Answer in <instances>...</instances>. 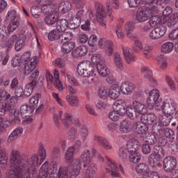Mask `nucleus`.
<instances>
[{
  "label": "nucleus",
  "mask_w": 178,
  "mask_h": 178,
  "mask_svg": "<svg viewBox=\"0 0 178 178\" xmlns=\"http://www.w3.org/2000/svg\"><path fill=\"white\" fill-rule=\"evenodd\" d=\"M27 156H22L20 152L17 149H13L10 153V163L11 169L7 173L8 178H22L23 170L26 169L27 162Z\"/></svg>",
  "instance_id": "nucleus-1"
},
{
  "label": "nucleus",
  "mask_w": 178,
  "mask_h": 178,
  "mask_svg": "<svg viewBox=\"0 0 178 178\" xmlns=\"http://www.w3.org/2000/svg\"><path fill=\"white\" fill-rule=\"evenodd\" d=\"M80 170H81V163L80 161H79V159H74L72 160L70 170L69 168L66 166L60 167L56 178L77 177V176L80 175Z\"/></svg>",
  "instance_id": "nucleus-2"
},
{
  "label": "nucleus",
  "mask_w": 178,
  "mask_h": 178,
  "mask_svg": "<svg viewBox=\"0 0 178 178\" xmlns=\"http://www.w3.org/2000/svg\"><path fill=\"white\" fill-rule=\"evenodd\" d=\"M161 110L164 115H166V118L160 115L159 120L163 126H169L170 121L173 119L172 115L176 112V103L173 99H168L163 103Z\"/></svg>",
  "instance_id": "nucleus-3"
},
{
  "label": "nucleus",
  "mask_w": 178,
  "mask_h": 178,
  "mask_svg": "<svg viewBox=\"0 0 178 178\" xmlns=\"http://www.w3.org/2000/svg\"><path fill=\"white\" fill-rule=\"evenodd\" d=\"M6 104L4 106H8V112L12 119L9 121L10 124H19L20 123V114L19 111L15 108V104H17V97L15 96L11 95L10 94L7 95L5 98Z\"/></svg>",
  "instance_id": "nucleus-4"
},
{
  "label": "nucleus",
  "mask_w": 178,
  "mask_h": 178,
  "mask_svg": "<svg viewBox=\"0 0 178 178\" xmlns=\"http://www.w3.org/2000/svg\"><path fill=\"white\" fill-rule=\"evenodd\" d=\"M59 120H61L62 124L65 127H69L72 124H80V120L70 113L65 112L63 113L59 111L58 113L54 115V121L56 127H59Z\"/></svg>",
  "instance_id": "nucleus-5"
},
{
  "label": "nucleus",
  "mask_w": 178,
  "mask_h": 178,
  "mask_svg": "<svg viewBox=\"0 0 178 178\" xmlns=\"http://www.w3.org/2000/svg\"><path fill=\"white\" fill-rule=\"evenodd\" d=\"M158 12L156 6H154L153 4L150 5V7L143 6L136 11L135 20L138 23H144V22H147V20L151 19L154 15H156Z\"/></svg>",
  "instance_id": "nucleus-6"
},
{
  "label": "nucleus",
  "mask_w": 178,
  "mask_h": 178,
  "mask_svg": "<svg viewBox=\"0 0 178 178\" xmlns=\"http://www.w3.org/2000/svg\"><path fill=\"white\" fill-rule=\"evenodd\" d=\"M77 74L81 77H90V76H97L95 67L91 64V62L83 61L77 67Z\"/></svg>",
  "instance_id": "nucleus-7"
},
{
  "label": "nucleus",
  "mask_w": 178,
  "mask_h": 178,
  "mask_svg": "<svg viewBox=\"0 0 178 178\" xmlns=\"http://www.w3.org/2000/svg\"><path fill=\"white\" fill-rule=\"evenodd\" d=\"M6 19L10 21L8 30L9 33H13L20 24V16L17 15L16 10H12L8 12Z\"/></svg>",
  "instance_id": "nucleus-8"
},
{
  "label": "nucleus",
  "mask_w": 178,
  "mask_h": 178,
  "mask_svg": "<svg viewBox=\"0 0 178 178\" xmlns=\"http://www.w3.org/2000/svg\"><path fill=\"white\" fill-rule=\"evenodd\" d=\"M132 129L138 138H144L145 141L148 140L147 138V131H148V127L146 124H138L137 123H134L132 126Z\"/></svg>",
  "instance_id": "nucleus-9"
},
{
  "label": "nucleus",
  "mask_w": 178,
  "mask_h": 178,
  "mask_svg": "<svg viewBox=\"0 0 178 178\" xmlns=\"http://www.w3.org/2000/svg\"><path fill=\"white\" fill-rule=\"evenodd\" d=\"M159 97H161L159 90L158 89L152 90L149 92V97L146 102L147 106L150 108H152L154 105H155V106H159Z\"/></svg>",
  "instance_id": "nucleus-10"
},
{
  "label": "nucleus",
  "mask_w": 178,
  "mask_h": 178,
  "mask_svg": "<svg viewBox=\"0 0 178 178\" xmlns=\"http://www.w3.org/2000/svg\"><path fill=\"white\" fill-rule=\"evenodd\" d=\"M96 8V19L98 23L102 26V27H106V24H105V17H106V15H105V8L102 4L97 3L95 4Z\"/></svg>",
  "instance_id": "nucleus-11"
},
{
  "label": "nucleus",
  "mask_w": 178,
  "mask_h": 178,
  "mask_svg": "<svg viewBox=\"0 0 178 178\" xmlns=\"http://www.w3.org/2000/svg\"><path fill=\"white\" fill-rule=\"evenodd\" d=\"M98 45L99 47L101 48V49H106V54L108 56H111L113 55V43H112V41L102 38L99 40Z\"/></svg>",
  "instance_id": "nucleus-12"
},
{
  "label": "nucleus",
  "mask_w": 178,
  "mask_h": 178,
  "mask_svg": "<svg viewBox=\"0 0 178 178\" xmlns=\"http://www.w3.org/2000/svg\"><path fill=\"white\" fill-rule=\"evenodd\" d=\"M145 143L144 138H138V139L131 138L129 140L127 144V149L129 152H134L140 149V147Z\"/></svg>",
  "instance_id": "nucleus-13"
},
{
  "label": "nucleus",
  "mask_w": 178,
  "mask_h": 178,
  "mask_svg": "<svg viewBox=\"0 0 178 178\" xmlns=\"http://www.w3.org/2000/svg\"><path fill=\"white\" fill-rule=\"evenodd\" d=\"M113 109L120 116H124L127 113V107L126 108V101L123 99L117 100L113 105Z\"/></svg>",
  "instance_id": "nucleus-14"
},
{
  "label": "nucleus",
  "mask_w": 178,
  "mask_h": 178,
  "mask_svg": "<svg viewBox=\"0 0 178 178\" xmlns=\"http://www.w3.org/2000/svg\"><path fill=\"white\" fill-rule=\"evenodd\" d=\"M176 165H177V162L173 156L165 157L163 160V168L165 172H172L176 168Z\"/></svg>",
  "instance_id": "nucleus-15"
},
{
  "label": "nucleus",
  "mask_w": 178,
  "mask_h": 178,
  "mask_svg": "<svg viewBox=\"0 0 178 178\" xmlns=\"http://www.w3.org/2000/svg\"><path fill=\"white\" fill-rule=\"evenodd\" d=\"M26 162H28V168L26 169V170H29V169H31V168H34V169L37 170L35 166H40V165H41L42 162H44V161L41 160L37 154H33L29 159V161H27Z\"/></svg>",
  "instance_id": "nucleus-16"
},
{
  "label": "nucleus",
  "mask_w": 178,
  "mask_h": 178,
  "mask_svg": "<svg viewBox=\"0 0 178 178\" xmlns=\"http://www.w3.org/2000/svg\"><path fill=\"white\" fill-rule=\"evenodd\" d=\"M156 120V115L154 113L144 114L140 116V122L143 124L151 125Z\"/></svg>",
  "instance_id": "nucleus-17"
},
{
  "label": "nucleus",
  "mask_w": 178,
  "mask_h": 178,
  "mask_svg": "<svg viewBox=\"0 0 178 178\" xmlns=\"http://www.w3.org/2000/svg\"><path fill=\"white\" fill-rule=\"evenodd\" d=\"M35 65H37V58H32L31 61L24 63V74L29 76L35 69Z\"/></svg>",
  "instance_id": "nucleus-18"
},
{
  "label": "nucleus",
  "mask_w": 178,
  "mask_h": 178,
  "mask_svg": "<svg viewBox=\"0 0 178 178\" xmlns=\"http://www.w3.org/2000/svg\"><path fill=\"white\" fill-rule=\"evenodd\" d=\"M88 52V49L87 47L83 45L75 48L72 51V56L74 58H81V56H84Z\"/></svg>",
  "instance_id": "nucleus-19"
},
{
  "label": "nucleus",
  "mask_w": 178,
  "mask_h": 178,
  "mask_svg": "<svg viewBox=\"0 0 178 178\" xmlns=\"http://www.w3.org/2000/svg\"><path fill=\"white\" fill-rule=\"evenodd\" d=\"M120 95V87L118 84L112 85L108 90V97L111 99H116Z\"/></svg>",
  "instance_id": "nucleus-20"
},
{
  "label": "nucleus",
  "mask_w": 178,
  "mask_h": 178,
  "mask_svg": "<svg viewBox=\"0 0 178 178\" xmlns=\"http://www.w3.org/2000/svg\"><path fill=\"white\" fill-rule=\"evenodd\" d=\"M58 21V12L51 11L44 17V23L48 26H52L55 24L56 22Z\"/></svg>",
  "instance_id": "nucleus-21"
},
{
  "label": "nucleus",
  "mask_w": 178,
  "mask_h": 178,
  "mask_svg": "<svg viewBox=\"0 0 178 178\" xmlns=\"http://www.w3.org/2000/svg\"><path fill=\"white\" fill-rule=\"evenodd\" d=\"M80 159L83 162V168L88 166L92 159V158H91V152L88 149L84 150L81 154Z\"/></svg>",
  "instance_id": "nucleus-22"
},
{
  "label": "nucleus",
  "mask_w": 178,
  "mask_h": 178,
  "mask_svg": "<svg viewBox=\"0 0 178 178\" xmlns=\"http://www.w3.org/2000/svg\"><path fill=\"white\" fill-rule=\"evenodd\" d=\"M105 159L108 162V167L111 169L110 171V175L111 177H119V172L118 170V165L115 161H112L111 159L108 156H105Z\"/></svg>",
  "instance_id": "nucleus-23"
},
{
  "label": "nucleus",
  "mask_w": 178,
  "mask_h": 178,
  "mask_svg": "<svg viewBox=\"0 0 178 178\" xmlns=\"http://www.w3.org/2000/svg\"><path fill=\"white\" fill-rule=\"evenodd\" d=\"M120 89L125 95H129V94H131V92H133V90H134V85L130 82H123Z\"/></svg>",
  "instance_id": "nucleus-24"
},
{
  "label": "nucleus",
  "mask_w": 178,
  "mask_h": 178,
  "mask_svg": "<svg viewBox=\"0 0 178 178\" xmlns=\"http://www.w3.org/2000/svg\"><path fill=\"white\" fill-rule=\"evenodd\" d=\"M74 29L72 27H70L69 26V22L66 20L65 19H60L56 23V29L59 31L60 33L65 32V30H67V29Z\"/></svg>",
  "instance_id": "nucleus-25"
},
{
  "label": "nucleus",
  "mask_w": 178,
  "mask_h": 178,
  "mask_svg": "<svg viewBox=\"0 0 178 178\" xmlns=\"http://www.w3.org/2000/svg\"><path fill=\"white\" fill-rule=\"evenodd\" d=\"M97 69L99 74H100V76L102 77H106V76L111 75V70L106 67L105 62L97 64Z\"/></svg>",
  "instance_id": "nucleus-26"
},
{
  "label": "nucleus",
  "mask_w": 178,
  "mask_h": 178,
  "mask_svg": "<svg viewBox=\"0 0 178 178\" xmlns=\"http://www.w3.org/2000/svg\"><path fill=\"white\" fill-rule=\"evenodd\" d=\"M23 134V128L19 127L15 129L8 136V143H13L17 137L22 136Z\"/></svg>",
  "instance_id": "nucleus-27"
},
{
  "label": "nucleus",
  "mask_w": 178,
  "mask_h": 178,
  "mask_svg": "<svg viewBox=\"0 0 178 178\" xmlns=\"http://www.w3.org/2000/svg\"><path fill=\"white\" fill-rule=\"evenodd\" d=\"M76 47V43L74 42H64L61 45V51L63 54H70L74 47Z\"/></svg>",
  "instance_id": "nucleus-28"
},
{
  "label": "nucleus",
  "mask_w": 178,
  "mask_h": 178,
  "mask_svg": "<svg viewBox=\"0 0 178 178\" xmlns=\"http://www.w3.org/2000/svg\"><path fill=\"white\" fill-rule=\"evenodd\" d=\"M93 138L94 140L98 143L102 148H104V149H111L112 148V145L109 144L105 138L95 135Z\"/></svg>",
  "instance_id": "nucleus-29"
},
{
  "label": "nucleus",
  "mask_w": 178,
  "mask_h": 178,
  "mask_svg": "<svg viewBox=\"0 0 178 178\" xmlns=\"http://www.w3.org/2000/svg\"><path fill=\"white\" fill-rule=\"evenodd\" d=\"M84 15V10H81L76 13V17H74L72 19L71 24H73V29H77L80 26L81 19Z\"/></svg>",
  "instance_id": "nucleus-30"
},
{
  "label": "nucleus",
  "mask_w": 178,
  "mask_h": 178,
  "mask_svg": "<svg viewBox=\"0 0 178 178\" xmlns=\"http://www.w3.org/2000/svg\"><path fill=\"white\" fill-rule=\"evenodd\" d=\"M35 86H37V80L35 79H33L31 82L26 84L24 90V96L30 97L33 94V90Z\"/></svg>",
  "instance_id": "nucleus-31"
},
{
  "label": "nucleus",
  "mask_w": 178,
  "mask_h": 178,
  "mask_svg": "<svg viewBox=\"0 0 178 178\" xmlns=\"http://www.w3.org/2000/svg\"><path fill=\"white\" fill-rule=\"evenodd\" d=\"M131 106L133 109H134L136 112L139 113L140 115H144V113L147 112L145 105L136 100L133 102Z\"/></svg>",
  "instance_id": "nucleus-32"
},
{
  "label": "nucleus",
  "mask_w": 178,
  "mask_h": 178,
  "mask_svg": "<svg viewBox=\"0 0 178 178\" xmlns=\"http://www.w3.org/2000/svg\"><path fill=\"white\" fill-rule=\"evenodd\" d=\"M120 130L121 133H130V131L131 130V122L128 120H122L120 124Z\"/></svg>",
  "instance_id": "nucleus-33"
},
{
  "label": "nucleus",
  "mask_w": 178,
  "mask_h": 178,
  "mask_svg": "<svg viewBox=\"0 0 178 178\" xmlns=\"http://www.w3.org/2000/svg\"><path fill=\"white\" fill-rule=\"evenodd\" d=\"M62 32H60L57 29L51 30L48 34V40L49 41H56L60 40Z\"/></svg>",
  "instance_id": "nucleus-34"
},
{
  "label": "nucleus",
  "mask_w": 178,
  "mask_h": 178,
  "mask_svg": "<svg viewBox=\"0 0 178 178\" xmlns=\"http://www.w3.org/2000/svg\"><path fill=\"white\" fill-rule=\"evenodd\" d=\"M34 112V110L29 105H22L20 108V113L22 118H27Z\"/></svg>",
  "instance_id": "nucleus-35"
},
{
  "label": "nucleus",
  "mask_w": 178,
  "mask_h": 178,
  "mask_svg": "<svg viewBox=\"0 0 178 178\" xmlns=\"http://www.w3.org/2000/svg\"><path fill=\"white\" fill-rule=\"evenodd\" d=\"M113 61L117 67L120 70H123V59L122 56L119 53H114L113 54Z\"/></svg>",
  "instance_id": "nucleus-36"
},
{
  "label": "nucleus",
  "mask_w": 178,
  "mask_h": 178,
  "mask_svg": "<svg viewBox=\"0 0 178 178\" xmlns=\"http://www.w3.org/2000/svg\"><path fill=\"white\" fill-rule=\"evenodd\" d=\"M153 155L156 157L158 159L165 158V150L162 147L159 145H156L153 148Z\"/></svg>",
  "instance_id": "nucleus-37"
},
{
  "label": "nucleus",
  "mask_w": 178,
  "mask_h": 178,
  "mask_svg": "<svg viewBox=\"0 0 178 178\" xmlns=\"http://www.w3.org/2000/svg\"><path fill=\"white\" fill-rule=\"evenodd\" d=\"M76 148H74V146H70L67 148V149L65 152V159L67 163H72V159H73V156L74 155V151Z\"/></svg>",
  "instance_id": "nucleus-38"
},
{
  "label": "nucleus",
  "mask_w": 178,
  "mask_h": 178,
  "mask_svg": "<svg viewBox=\"0 0 178 178\" xmlns=\"http://www.w3.org/2000/svg\"><path fill=\"white\" fill-rule=\"evenodd\" d=\"M156 60L160 66V69L161 70H165L168 67V58H166V56L160 55L157 56Z\"/></svg>",
  "instance_id": "nucleus-39"
},
{
  "label": "nucleus",
  "mask_w": 178,
  "mask_h": 178,
  "mask_svg": "<svg viewBox=\"0 0 178 178\" xmlns=\"http://www.w3.org/2000/svg\"><path fill=\"white\" fill-rule=\"evenodd\" d=\"M83 170L85 171V173L94 176V175L97 173V164L90 163L86 167H83Z\"/></svg>",
  "instance_id": "nucleus-40"
},
{
  "label": "nucleus",
  "mask_w": 178,
  "mask_h": 178,
  "mask_svg": "<svg viewBox=\"0 0 178 178\" xmlns=\"http://www.w3.org/2000/svg\"><path fill=\"white\" fill-rule=\"evenodd\" d=\"M127 115L129 119H132L133 120H136V119H138L140 118V113L137 112L132 107H127Z\"/></svg>",
  "instance_id": "nucleus-41"
},
{
  "label": "nucleus",
  "mask_w": 178,
  "mask_h": 178,
  "mask_svg": "<svg viewBox=\"0 0 178 178\" xmlns=\"http://www.w3.org/2000/svg\"><path fill=\"white\" fill-rule=\"evenodd\" d=\"M58 8L61 13L65 15V13H67L72 9V3L69 1H63L60 3Z\"/></svg>",
  "instance_id": "nucleus-42"
},
{
  "label": "nucleus",
  "mask_w": 178,
  "mask_h": 178,
  "mask_svg": "<svg viewBox=\"0 0 178 178\" xmlns=\"http://www.w3.org/2000/svg\"><path fill=\"white\" fill-rule=\"evenodd\" d=\"M151 144L152 145L155 144V140H149L147 139V141H145L143 144H142V152L143 154H149L151 152V146L149 145Z\"/></svg>",
  "instance_id": "nucleus-43"
},
{
  "label": "nucleus",
  "mask_w": 178,
  "mask_h": 178,
  "mask_svg": "<svg viewBox=\"0 0 178 178\" xmlns=\"http://www.w3.org/2000/svg\"><path fill=\"white\" fill-rule=\"evenodd\" d=\"M173 47H175L173 42H166L162 44L161 51L162 52H163V54H170V52H172V51H173Z\"/></svg>",
  "instance_id": "nucleus-44"
},
{
  "label": "nucleus",
  "mask_w": 178,
  "mask_h": 178,
  "mask_svg": "<svg viewBox=\"0 0 178 178\" xmlns=\"http://www.w3.org/2000/svg\"><path fill=\"white\" fill-rule=\"evenodd\" d=\"M129 153L130 162H132V163H137L138 162H140L141 156L137 151L129 152Z\"/></svg>",
  "instance_id": "nucleus-45"
},
{
  "label": "nucleus",
  "mask_w": 178,
  "mask_h": 178,
  "mask_svg": "<svg viewBox=\"0 0 178 178\" xmlns=\"http://www.w3.org/2000/svg\"><path fill=\"white\" fill-rule=\"evenodd\" d=\"M40 99V95L37 93L29 99V106L33 110L38 106V100Z\"/></svg>",
  "instance_id": "nucleus-46"
},
{
  "label": "nucleus",
  "mask_w": 178,
  "mask_h": 178,
  "mask_svg": "<svg viewBox=\"0 0 178 178\" xmlns=\"http://www.w3.org/2000/svg\"><path fill=\"white\" fill-rule=\"evenodd\" d=\"M162 18L159 15H155L150 17L149 20V24L151 27H155V26H158L159 23H161Z\"/></svg>",
  "instance_id": "nucleus-47"
},
{
  "label": "nucleus",
  "mask_w": 178,
  "mask_h": 178,
  "mask_svg": "<svg viewBox=\"0 0 178 178\" xmlns=\"http://www.w3.org/2000/svg\"><path fill=\"white\" fill-rule=\"evenodd\" d=\"M38 156L40 158L41 161H45V158H47V151L42 143L39 145Z\"/></svg>",
  "instance_id": "nucleus-48"
},
{
  "label": "nucleus",
  "mask_w": 178,
  "mask_h": 178,
  "mask_svg": "<svg viewBox=\"0 0 178 178\" xmlns=\"http://www.w3.org/2000/svg\"><path fill=\"white\" fill-rule=\"evenodd\" d=\"M31 175L33 177H35V176H37V170H35L34 167L25 170L24 178H31ZM22 178H23V175H22Z\"/></svg>",
  "instance_id": "nucleus-49"
},
{
  "label": "nucleus",
  "mask_w": 178,
  "mask_h": 178,
  "mask_svg": "<svg viewBox=\"0 0 178 178\" xmlns=\"http://www.w3.org/2000/svg\"><path fill=\"white\" fill-rule=\"evenodd\" d=\"M91 61L92 63H95L98 66L99 64L100 63H104L105 60L104 58H102V56L99 54H95L93 56L91 57Z\"/></svg>",
  "instance_id": "nucleus-50"
},
{
  "label": "nucleus",
  "mask_w": 178,
  "mask_h": 178,
  "mask_svg": "<svg viewBox=\"0 0 178 178\" xmlns=\"http://www.w3.org/2000/svg\"><path fill=\"white\" fill-rule=\"evenodd\" d=\"M129 155V149L126 147H121L118 152V156L122 161H126Z\"/></svg>",
  "instance_id": "nucleus-51"
},
{
  "label": "nucleus",
  "mask_w": 178,
  "mask_h": 178,
  "mask_svg": "<svg viewBox=\"0 0 178 178\" xmlns=\"http://www.w3.org/2000/svg\"><path fill=\"white\" fill-rule=\"evenodd\" d=\"M148 162H149V164L150 165V166H152V168H153V169H155V168H156V166L159 165V160H158V159H156V157L154 154H151L149 156Z\"/></svg>",
  "instance_id": "nucleus-52"
},
{
  "label": "nucleus",
  "mask_w": 178,
  "mask_h": 178,
  "mask_svg": "<svg viewBox=\"0 0 178 178\" xmlns=\"http://www.w3.org/2000/svg\"><path fill=\"white\" fill-rule=\"evenodd\" d=\"M177 13L172 14L167 21V26L168 27H173L177 23Z\"/></svg>",
  "instance_id": "nucleus-53"
},
{
  "label": "nucleus",
  "mask_w": 178,
  "mask_h": 178,
  "mask_svg": "<svg viewBox=\"0 0 178 178\" xmlns=\"http://www.w3.org/2000/svg\"><path fill=\"white\" fill-rule=\"evenodd\" d=\"M77 129L76 128L72 127L68 131V135H67V138L70 140V141H74L76 138H77Z\"/></svg>",
  "instance_id": "nucleus-54"
},
{
  "label": "nucleus",
  "mask_w": 178,
  "mask_h": 178,
  "mask_svg": "<svg viewBox=\"0 0 178 178\" xmlns=\"http://www.w3.org/2000/svg\"><path fill=\"white\" fill-rule=\"evenodd\" d=\"M136 29V22L133 21L127 22L124 25L125 33H133Z\"/></svg>",
  "instance_id": "nucleus-55"
},
{
  "label": "nucleus",
  "mask_w": 178,
  "mask_h": 178,
  "mask_svg": "<svg viewBox=\"0 0 178 178\" xmlns=\"http://www.w3.org/2000/svg\"><path fill=\"white\" fill-rule=\"evenodd\" d=\"M66 99L70 106H79V99L77 97L69 95Z\"/></svg>",
  "instance_id": "nucleus-56"
},
{
  "label": "nucleus",
  "mask_w": 178,
  "mask_h": 178,
  "mask_svg": "<svg viewBox=\"0 0 178 178\" xmlns=\"http://www.w3.org/2000/svg\"><path fill=\"white\" fill-rule=\"evenodd\" d=\"M136 171L137 173L145 175L147 173V165L144 163H138L136 166Z\"/></svg>",
  "instance_id": "nucleus-57"
},
{
  "label": "nucleus",
  "mask_w": 178,
  "mask_h": 178,
  "mask_svg": "<svg viewBox=\"0 0 178 178\" xmlns=\"http://www.w3.org/2000/svg\"><path fill=\"white\" fill-rule=\"evenodd\" d=\"M154 30L156 31V33L159 35L160 38L163 37L165 34H166V26L165 25H160L156 28H154Z\"/></svg>",
  "instance_id": "nucleus-58"
},
{
  "label": "nucleus",
  "mask_w": 178,
  "mask_h": 178,
  "mask_svg": "<svg viewBox=\"0 0 178 178\" xmlns=\"http://www.w3.org/2000/svg\"><path fill=\"white\" fill-rule=\"evenodd\" d=\"M165 80L168 83V87H170V90H171V91H176V84H175L173 79L170 76L166 75Z\"/></svg>",
  "instance_id": "nucleus-59"
},
{
  "label": "nucleus",
  "mask_w": 178,
  "mask_h": 178,
  "mask_svg": "<svg viewBox=\"0 0 178 178\" xmlns=\"http://www.w3.org/2000/svg\"><path fill=\"white\" fill-rule=\"evenodd\" d=\"M144 79H145L146 80H149L153 87H156V86H158V81H156V79L152 76V74H145Z\"/></svg>",
  "instance_id": "nucleus-60"
},
{
  "label": "nucleus",
  "mask_w": 178,
  "mask_h": 178,
  "mask_svg": "<svg viewBox=\"0 0 178 178\" xmlns=\"http://www.w3.org/2000/svg\"><path fill=\"white\" fill-rule=\"evenodd\" d=\"M26 40H24V38H20L19 39L15 44V51H19L21 49H22L23 47H24V42H25Z\"/></svg>",
  "instance_id": "nucleus-61"
},
{
  "label": "nucleus",
  "mask_w": 178,
  "mask_h": 178,
  "mask_svg": "<svg viewBox=\"0 0 178 178\" xmlns=\"http://www.w3.org/2000/svg\"><path fill=\"white\" fill-rule=\"evenodd\" d=\"M79 134L83 141H86L87 137H88V129L86 127H82L79 130Z\"/></svg>",
  "instance_id": "nucleus-62"
},
{
  "label": "nucleus",
  "mask_w": 178,
  "mask_h": 178,
  "mask_svg": "<svg viewBox=\"0 0 178 178\" xmlns=\"http://www.w3.org/2000/svg\"><path fill=\"white\" fill-rule=\"evenodd\" d=\"M97 41H98L97 35H92L88 38V44L90 47H95L97 45Z\"/></svg>",
  "instance_id": "nucleus-63"
},
{
  "label": "nucleus",
  "mask_w": 178,
  "mask_h": 178,
  "mask_svg": "<svg viewBox=\"0 0 178 178\" xmlns=\"http://www.w3.org/2000/svg\"><path fill=\"white\" fill-rule=\"evenodd\" d=\"M143 178H160L159 174L155 171H150L149 172H145L143 176Z\"/></svg>",
  "instance_id": "nucleus-64"
}]
</instances>
